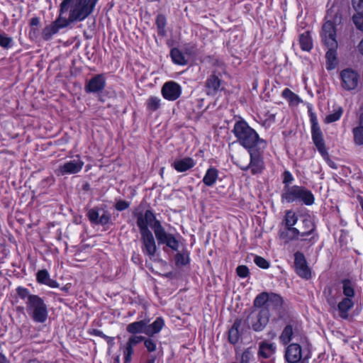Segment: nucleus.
Here are the masks:
<instances>
[{
    "mask_svg": "<svg viewBox=\"0 0 363 363\" xmlns=\"http://www.w3.org/2000/svg\"><path fill=\"white\" fill-rule=\"evenodd\" d=\"M134 217L137 219V225L140 233L141 250L145 255L153 259L157 251L155 238L158 245H165L166 247L173 251H177L179 242L176 237L166 231L161 222L157 219L156 216L151 210H146L145 213L134 212Z\"/></svg>",
    "mask_w": 363,
    "mask_h": 363,
    "instance_id": "f257e3e1",
    "label": "nucleus"
},
{
    "mask_svg": "<svg viewBox=\"0 0 363 363\" xmlns=\"http://www.w3.org/2000/svg\"><path fill=\"white\" fill-rule=\"evenodd\" d=\"M97 0H75L70 4L69 18L62 17L64 12H61L57 18L52 23L45 26L42 32L43 38L45 40H50L53 35L57 34L60 29L66 28L70 23L74 21H82L86 19L94 11Z\"/></svg>",
    "mask_w": 363,
    "mask_h": 363,
    "instance_id": "f03ea898",
    "label": "nucleus"
},
{
    "mask_svg": "<svg viewBox=\"0 0 363 363\" xmlns=\"http://www.w3.org/2000/svg\"><path fill=\"white\" fill-rule=\"evenodd\" d=\"M333 11L328 13L326 18L328 20L323 24L322 28V40L324 44L328 48L326 52L325 58L327 60V69H333L336 65V48L337 42L336 40L335 25L340 24L342 20V16L339 13H335L332 16Z\"/></svg>",
    "mask_w": 363,
    "mask_h": 363,
    "instance_id": "7ed1b4c3",
    "label": "nucleus"
},
{
    "mask_svg": "<svg viewBox=\"0 0 363 363\" xmlns=\"http://www.w3.org/2000/svg\"><path fill=\"white\" fill-rule=\"evenodd\" d=\"M16 292L18 296L25 301L26 311L30 318L35 323H45L48 312L44 300L38 295L30 294L28 289L22 286H18Z\"/></svg>",
    "mask_w": 363,
    "mask_h": 363,
    "instance_id": "20e7f679",
    "label": "nucleus"
},
{
    "mask_svg": "<svg viewBox=\"0 0 363 363\" xmlns=\"http://www.w3.org/2000/svg\"><path fill=\"white\" fill-rule=\"evenodd\" d=\"M237 141L247 150L259 147L266 148L267 141L261 138L257 131L242 118L237 121L232 130Z\"/></svg>",
    "mask_w": 363,
    "mask_h": 363,
    "instance_id": "39448f33",
    "label": "nucleus"
},
{
    "mask_svg": "<svg viewBox=\"0 0 363 363\" xmlns=\"http://www.w3.org/2000/svg\"><path fill=\"white\" fill-rule=\"evenodd\" d=\"M281 199L288 203L299 202L306 206H311L315 201L314 196L310 190L297 185L284 186Z\"/></svg>",
    "mask_w": 363,
    "mask_h": 363,
    "instance_id": "423d86ee",
    "label": "nucleus"
},
{
    "mask_svg": "<svg viewBox=\"0 0 363 363\" xmlns=\"http://www.w3.org/2000/svg\"><path fill=\"white\" fill-rule=\"evenodd\" d=\"M298 229L301 235L300 241L306 242L309 246L313 245L318 241V234L316 233V227L310 217H305Z\"/></svg>",
    "mask_w": 363,
    "mask_h": 363,
    "instance_id": "0eeeda50",
    "label": "nucleus"
},
{
    "mask_svg": "<svg viewBox=\"0 0 363 363\" xmlns=\"http://www.w3.org/2000/svg\"><path fill=\"white\" fill-rule=\"evenodd\" d=\"M269 317L270 313L267 308H262L258 311L252 309L246 321L249 325H251L255 331L260 332L267 326Z\"/></svg>",
    "mask_w": 363,
    "mask_h": 363,
    "instance_id": "6e6552de",
    "label": "nucleus"
},
{
    "mask_svg": "<svg viewBox=\"0 0 363 363\" xmlns=\"http://www.w3.org/2000/svg\"><path fill=\"white\" fill-rule=\"evenodd\" d=\"M265 149L266 148H259V147H257L248 150L250 161V163L247 164V166L242 167V170L247 171L250 169L252 174L260 173L264 167L262 155Z\"/></svg>",
    "mask_w": 363,
    "mask_h": 363,
    "instance_id": "1a4fd4ad",
    "label": "nucleus"
},
{
    "mask_svg": "<svg viewBox=\"0 0 363 363\" xmlns=\"http://www.w3.org/2000/svg\"><path fill=\"white\" fill-rule=\"evenodd\" d=\"M84 162L79 156H77L74 159L59 165L55 170V174L58 176L77 174L82 170Z\"/></svg>",
    "mask_w": 363,
    "mask_h": 363,
    "instance_id": "9d476101",
    "label": "nucleus"
},
{
    "mask_svg": "<svg viewBox=\"0 0 363 363\" xmlns=\"http://www.w3.org/2000/svg\"><path fill=\"white\" fill-rule=\"evenodd\" d=\"M294 267L296 274L306 280L312 277L311 269L308 266L304 255L298 251L294 254Z\"/></svg>",
    "mask_w": 363,
    "mask_h": 363,
    "instance_id": "9b49d317",
    "label": "nucleus"
},
{
    "mask_svg": "<svg viewBox=\"0 0 363 363\" xmlns=\"http://www.w3.org/2000/svg\"><path fill=\"white\" fill-rule=\"evenodd\" d=\"M342 86L346 90H353L358 84L359 76L357 72L351 69H345L340 72Z\"/></svg>",
    "mask_w": 363,
    "mask_h": 363,
    "instance_id": "f8f14e48",
    "label": "nucleus"
},
{
    "mask_svg": "<svg viewBox=\"0 0 363 363\" xmlns=\"http://www.w3.org/2000/svg\"><path fill=\"white\" fill-rule=\"evenodd\" d=\"M106 82L104 75L102 74H96L91 79L86 82L84 91L86 93L97 94L101 92Z\"/></svg>",
    "mask_w": 363,
    "mask_h": 363,
    "instance_id": "ddd939ff",
    "label": "nucleus"
},
{
    "mask_svg": "<svg viewBox=\"0 0 363 363\" xmlns=\"http://www.w3.org/2000/svg\"><path fill=\"white\" fill-rule=\"evenodd\" d=\"M161 92L165 99L175 101L182 94V87L178 83L169 81L163 84Z\"/></svg>",
    "mask_w": 363,
    "mask_h": 363,
    "instance_id": "4468645a",
    "label": "nucleus"
},
{
    "mask_svg": "<svg viewBox=\"0 0 363 363\" xmlns=\"http://www.w3.org/2000/svg\"><path fill=\"white\" fill-rule=\"evenodd\" d=\"M86 216L92 224L104 226L110 223L111 214L108 211H104L100 216L99 209L93 208L88 210Z\"/></svg>",
    "mask_w": 363,
    "mask_h": 363,
    "instance_id": "2eb2a0df",
    "label": "nucleus"
},
{
    "mask_svg": "<svg viewBox=\"0 0 363 363\" xmlns=\"http://www.w3.org/2000/svg\"><path fill=\"white\" fill-rule=\"evenodd\" d=\"M311 135L313 142L320 155L323 157L328 156L323 135L318 123L311 125Z\"/></svg>",
    "mask_w": 363,
    "mask_h": 363,
    "instance_id": "dca6fc26",
    "label": "nucleus"
},
{
    "mask_svg": "<svg viewBox=\"0 0 363 363\" xmlns=\"http://www.w3.org/2000/svg\"><path fill=\"white\" fill-rule=\"evenodd\" d=\"M285 359L289 363H299L301 360V347L296 343L290 344L285 351Z\"/></svg>",
    "mask_w": 363,
    "mask_h": 363,
    "instance_id": "f3484780",
    "label": "nucleus"
},
{
    "mask_svg": "<svg viewBox=\"0 0 363 363\" xmlns=\"http://www.w3.org/2000/svg\"><path fill=\"white\" fill-rule=\"evenodd\" d=\"M221 79L213 74L210 75L206 81V93L208 95L215 96L218 91H221L223 87L221 86Z\"/></svg>",
    "mask_w": 363,
    "mask_h": 363,
    "instance_id": "a211bd4d",
    "label": "nucleus"
},
{
    "mask_svg": "<svg viewBox=\"0 0 363 363\" xmlns=\"http://www.w3.org/2000/svg\"><path fill=\"white\" fill-rule=\"evenodd\" d=\"M283 302L280 295L271 292L267 306L269 312L270 313V310L274 311L279 316H281L283 312Z\"/></svg>",
    "mask_w": 363,
    "mask_h": 363,
    "instance_id": "6ab92c4d",
    "label": "nucleus"
},
{
    "mask_svg": "<svg viewBox=\"0 0 363 363\" xmlns=\"http://www.w3.org/2000/svg\"><path fill=\"white\" fill-rule=\"evenodd\" d=\"M279 236L286 243L301 239L299 238H301L299 229L295 227L285 228L284 230L279 231Z\"/></svg>",
    "mask_w": 363,
    "mask_h": 363,
    "instance_id": "aec40b11",
    "label": "nucleus"
},
{
    "mask_svg": "<svg viewBox=\"0 0 363 363\" xmlns=\"http://www.w3.org/2000/svg\"><path fill=\"white\" fill-rule=\"evenodd\" d=\"M196 164L195 161L191 157H184L179 160H176L172 164V166L179 172H186Z\"/></svg>",
    "mask_w": 363,
    "mask_h": 363,
    "instance_id": "412c9836",
    "label": "nucleus"
},
{
    "mask_svg": "<svg viewBox=\"0 0 363 363\" xmlns=\"http://www.w3.org/2000/svg\"><path fill=\"white\" fill-rule=\"evenodd\" d=\"M150 319H143L140 321L130 323L126 327V330L130 334L145 333L147 329V325L149 323Z\"/></svg>",
    "mask_w": 363,
    "mask_h": 363,
    "instance_id": "4be33fe9",
    "label": "nucleus"
},
{
    "mask_svg": "<svg viewBox=\"0 0 363 363\" xmlns=\"http://www.w3.org/2000/svg\"><path fill=\"white\" fill-rule=\"evenodd\" d=\"M276 352V346L274 343H269L266 341H262L259 344L258 354L264 358L268 359L271 357Z\"/></svg>",
    "mask_w": 363,
    "mask_h": 363,
    "instance_id": "5701e85b",
    "label": "nucleus"
},
{
    "mask_svg": "<svg viewBox=\"0 0 363 363\" xmlns=\"http://www.w3.org/2000/svg\"><path fill=\"white\" fill-rule=\"evenodd\" d=\"M164 325L162 318L158 317L152 324L147 325L145 335L149 337H152L155 334L160 332Z\"/></svg>",
    "mask_w": 363,
    "mask_h": 363,
    "instance_id": "b1692460",
    "label": "nucleus"
},
{
    "mask_svg": "<svg viewBox=\"0 0 363 363\" xmlns=\"http://www.w3.org/2000/svg\"><path fill=\"white\" fill-rule=\"evenodd\" d=\"M354 306V302L349 298H344L337 305L340 316L346 319L348 318V311Z\"/></svg>",
    "mask_w": 363,
    "mask_h": 363,
    "instance_id": "393cba45",
    "label": "nucleus"
},
{
    "mask_svg": "<svg viewBox=\"0 0 363 363\" xmlns=\"http://www.w3.org/2000/svg\"><path fill=\"white\" fill-rule=\"evenodd\" d=\"M242 320L236 319L233 324L231 328L228 331V340L231 344H235L238 342L240 338L239 328L241 325Z\"/></svg>",
    "mask_w": 363,
    "mask_h": 363,
    "instance_id": "a878e982",
    "label": "nucleus"
},
{
    "mask_svg": "<svg viewBox=\"0 0 363 363\" xmlns=\"http://www.w3.org/2000/svg\"><path fill=\"white\" fill-rule=\"evenodd\" d=\"M269 294L270 293L268 292H262L258 294L253 301L252 309H257L258 311L262 308H268L267 306Z\"/></svg>",
    "mask_w": 363,
    "mask_h": 363,
    "instance_id": "bb28decb",
    "label": "nucleus"
},
{
    "mask_svg": "<svg viewBox=\"0 0 363 363\" xmlns=\"http://www.w3.org/2000/svg\"><path fill=\"white\" fill-rule=\"evenodd\" d=\"M218 177V169L215 167H211L207 169L203 178V182L207 186H212L216 182Z\"/></svg>",
    "mask_w": 363,
    "mask_h": 363,
    "instance_id": "cd10ccee",
    "label": "nucleus"
},
{
    "mask_svg": "<svg viewBox=\"0 0 363 363\" xmlns=\"http://www.w3.org/2000/svg\"><path fill=\"white\" fill-rule=\"evenodd\" d=\"M299 44L304 51H310L313 48V42L308 31H306L299 35Z\"/></svg>",
    "mask_w": 363,
    "mask_h": 363,
    "instance_id": "c85d7f7f",
    "label": "nucleus"
},
{
    "mask_svg": "<svg viewBox=\"0 0 363 363\" xmlns=\"http://www.w3.org/2000/svg\"><path fill=\"white\" fill-rule=\"evenodd\" d=\"M170 56L174 64L179 65H186L187 64L184 55L178 48H172L170 51Z\"/></svg>",
    "mask_w": 363,
    "mask_h": 363,
    "instance_id": "c756f323",
    "label": "nucleus"
},
{
    "mask_svg": "<svg viewBox=\"0 0 363 363\" xmlns=\"http://www.w3.org/2000/svg\"><path fill=\"white\" fill-rule=\"evenodd\" d=\"M293 335L294 330L292 325L290 324L286 325L279 336V340L284 345H286L291 342Z\"/></svg>",
    "mask_w": 363,
    "mask_h": 363,
    "instance_id": "7c9ffc66",
    "label": "nucleus"
},
{
    "mask_svg": "<svg viewBox=\"0 0 363 363\" xmlns=\"http://www.w3.org/2000/svg\"><path fill=\"white\" fill-rule=\"evenodd\" d=\"M354 140L358 145H363V113L359 116V125L353 129Z\"/></svg>",
    "mask_w": 363,
    "mask_h": 363,
    "instance_id": "2f4dec72",
    "label": "nucleus"
},
{
    "mask_svg": "<svg viewBox=\"0 0 363 363\" xmlns=\"http://www.w3.org/2000/svg\"><path fill=\"white\" fill-rule=\"evenodd\" d=\"M342 292L345 296V298H352L354 296L355 292L352 283V281L349 279H345L342 280Z\"/></svg>",
    "mask_w": 363,
    "mask_h": 363,
    "instance_id": "473e14b6",
    "label": "nucleus"
},
{
    "mask_svg": "<svg viewBox=\"0 0 363 363\" xmlns=\"http://www.w3.org/2000/svg\"><path fill=\"white\" fill-rule=\"evenodd\" d=\"M156 25L157 28V33L159 35L164 37L166 35L165 27L167 25L166 17L163 14H158L156 18Z\"/></svg>",
    "mask_w": 363,
    "mask_h": 363,
    "instance_id": "72a5a7b5",
    "label": "nucleus"
},
{
    "mask_svg": "<svg viewBox=\"0 0 363 363\" xmlns=\"http://www.w3.org/2000/svg\"><path fill=\"white\" fill-rule=\"evenodd\" d=\"M189 255L187 251H183L182 252H178L175 255V264L177 267H183L189 263Z\"/></svg>",
    "mask_w": 363,
    "mask_h": 363,
    "instance_id": "f704fd0d",
    "label": "nucleus"
},
{
    "mask_svg": "<svg viewBox=\"0 0 363 363\" xmlns=\"http://www.w3.org/2000/svg\"><path fill=\"white\" fill-rule=\"evenodd\" d=\"M343 109L341 106H337L334 108L333 113H329L325 118L326 123H331L338 121L342 116Z\"/></svg>",
    "mask_w": 363,
    "mask_h": 363,
    "instance_id": "c9c22d12",
    "label": "nucleus"
},
{
    "mask_svg": "<svg viewBox=\"0 0 363 363\" xmlns=\"http://www.w3.org/2000/svg\"><path fill=\"white\" fill-rule=\"evenodd\" d=\"M298 221V217L292 211H287L284 216V223L285 228L294 227Z\"/></svg>",
    "mask_w": 363,
    "mask_h": 363,
    "instance_id": "e433bc0d",
    "label": "nucleus"
},
{
    "mask_svg": "<svg viewBox=\"0 0 363 363\" xmlns=\"http://www.w3.org/2000/svg\"><path fill=\"white\" fill-rule=\"evenodd\" d=\"M281 95L284 99L288 100L290 104H298L301 101L299 96L288 88L284 89Z\"/></svg>",
    "mask_w": 363,
    "mask_h": 363,
    "instance_id": "4c0bfd02",
    "label": "nucleus"
},
{
    "mask_svg": "<svg viewBox=\"0 0 363 363\" xmlns=\"http://www.w3.org/2000/svg\"><path fill=\"white\" fill-rule=\"evenodd\" d=\"M13 39L5 33L0 32V46L4 49H9L13 46Z\"/></svg>",
    "mask_w": 363,
    "mask_h": 363,
    "instance_id": "58836bf2",
    "label": "nucleus"
},
{
    "mask_svg": "<svg viewBox=\"0 0 363 363\" xmlns=\"http://www.w3.org/2000/svg\"><path fill=\"white\" fill-rule=\"evenodd\" d=\"M160 99L157 96H150L147 101V107L149 110L155 111L160 107Z\"/></svg>",
    "mask_w": 363,
    "mask_h": 363,
    "instance_id": "ea45409f",
    "label": "nucleus"
},
{
    "mask_svg": "<svg viewBox=\"0 0 363 363\" xmlns=\"http://www.w3.org/2000/svg\"><path fill=\"white\" fill-rule=\"evenodd\" d=\"M323 295L325 296L327 302L330 306H335V301L333 296V288L331 286H328L325 287V289L323 290Z\"/></svg>",
    "mask_w": 363,
    "mask_h": 363,
    "instance_id": "a19ab883",
    "label": "nucleus"
},
{
    "mask_svg": "<svg viewBox=\"0 0 363 363\" xmlns=\"http://www.w3.org/2000/svg\"><path fill=\"white\" fill-rule=\"evenodd\" d=\"M352 21L356 28L363 32V13H354Z\"/></svg>",
    "mask_w": 363,
    "mask_h": 363,
    "instance_id": "79ce46f5",
    "label": "nucleus"
},
{
    "mask_svg": "<svg viewBox=\"0 0 363 363\" xmlns=\"http://www.w3.org/2000/svg\"><path fill=\"white\" fill-rule=\"evenodd\" d=\"M36 278L38 282L45 284L50 278V274L46 269H42L38 272Z\"/></svg>",
    "mask_w": 363,
    "mask_h": 363,
    "instance_id": "37998d69",
    "label": "nucleus"
},
{
    "mask_svg": "<svg viewBox=\"0 0 363 363\" xmlns=\"http://www.w3.org/2000/svg\"><path fill=\"white\" fill-rule=\"evenodd\" d=\"M255 263L262 269H268L269 267V262L262 257L256 255L254 259Z\"/></svg>",
    "mask_w": 363,
    "mask_h": 363,
    "instance_id": "c03bdc74",
    "label": "nucleus"
},
{
    "mask_svg": "<svg viewBox=\"0 0 363 363\" xmlns=\"http://www.w3.org/2000/svg\"><path fill=\"white\" fill-rule=\"evenodd\" d=\"M143 341L144 342L145 347L148 352H152L156 350L157 345L155 340L152 338H145L144 337V340Z\"/></svg>",
    "mask_w": 363,
    "mask_h": 363,
    "instance_id": "a18cd8bd",
    "label": "nucleus"
},
{
    "mask_svg": "<svg viewBox=\"0 0 363 363\" xmlns=\"http://www.w3.org/2000/svg\"><path fill=\"white\" fill-rule=\"evenodd\" d=\"M133 348H134L133 347H132L126 343L124 350H123L124 359H128V361L132 360V356L134 353Z\"/></svg>",
    "mask_w": 363,
    "mask_h": 363,
    "instance_id": "49530a36",
    "label": "nucleus"
},
{
    "mask_svg": "<svg viewBox=\"0 0 363 363\" xmlns=\"http://www.w3.org/2000/svg\"><path fill=\"white\" fill-rule=\"evenodd\" d=\"M143 340L144 336L132 335L128 338L126 343L134 347L135 345L143 342Z\"/></svg>",
    "mask_w": 363,
    "mask_h": 363,
    "instance_id": "de8ad7c7",
    "label": "nucleus"
},
{
    "mask_svg": "<svg viewBox=\"0 0 363 363\" xmlns=\"http://www.w3.org/2000/svg\"><path fill=\"white\" fill-rule=\"evenodd\" d=\"M355 13H363V0H352Z\"/></svg>",
    "mask_w": 363,
    "mask_h": 363,
    "instance_id": "09e8293b",
    "label": "nucleus"
},
{
    "mask_svg": "<svg viewBox=\"0 0 363 363\" xmlns=\"http://www.w3.org/2000/svg\"><path fill=\"white\" fill-rule=\"evenodd\" d=\"M237 274L241 278H245L249 275V269L245 265H240L236 269Z\"/></svg>",
    "mask_w": 363,
    "mask_h": 363,
    "instance_id": "8fccbe9b",
    "label": "nucleus"
},
{
    "mask_svg": "<svg viewBox=\"0 0 363 363\" xmlns=\"http://www.w3.org/2000/svg\"><path fill=\"white\" fill-rule=\"evenodd\" d=\"M130 206L128 201L120 200L116 203L115 208L117 211H122L127 209Z\"/></svg>",
    "mask_w": 363,
    "mask_h": 363,
    "instance_id": "3c124183",
    "label": "nucleus"
},
{
    "mask_svg": "<svg viewBox=\"0 0 363 363\" xmlns=\"http://www.w3.org/2000/svg\"><path fill=\"white\" fill-rule=\"evenodd\" d=\"M294 177L289 171H285L283 174V183L284 186H289V184L292 182Z\"/></svg>",
    "mask_w": 363,
    "mask_h": 363,
    "instance_id": "603ef678",
    "label": "nucleus"
},
{
    "mask_svg": "<svg viewBox=\"0 0 363 363\" xmlns=\"http://www.w3.org/2000/svg\"><path fill=\"white\" fill-rule=\"evenodd\" d=\"M75 0H63L61 3V12H65L68 10L70 4H73ZM99 0L96 1V4Z\"/></svg>",
    "mask_w": 363,
    "mask_h": 363,
    "instance_id": "864d4df0",
    "label": "nucleus"
},
{
    "mask_svg": "<svg viewBox=\"0 0 363 363\" xmlns=\"http://www.w3.org/2000/svg\"><path fill=\"white\" fill-rule=\"evenodd\" d=\"M251 354L248 351H245L241 356L240 363H250Z\"/></svg>",
    "mask_w": 363,
    "mask_h": 363,
    "instance_id": "5fc2aeb1",
    "label": "nucleus"
},
{
    "mask_svg": "<svg viewBox=\"0 0 363 363\" xmlns=\"http://www.w3.org/2000/svg\"><path fill=\"white\" fill-rule=\"evenodd\" d=\"M308 113H309V116H310V121H311V125L313 124L318 123L317 116H316L315 113L312 111L311 109L308 110Z\"/></svg>",
    "mask_w": 363,
    "mask_h": 363,
    "instance_id": "6e6d98bb",
    "label": "nucleus"
},
{
    "mask_svg": "<svg viewBox=\"0 0 363 363\" xmlns=\"http://www.w3.org/2000/svg\"><path fill=\"white\" fill-rule=\"evenodd\" d=\"M90 334L101 337L104 338V340L107 337V335H106L101 330H99L98 329L92 330V331L90 333Z\"/></svg>",
    "mask_w": 363,
    "mask_h": 363,
    "instance_id": "4d7b16f0",
    "label": "nucleus"
},
{
    "mask_svg": "<svg viewBox=\"0 0 363 363\" xmlns=\"http://www.w3.org/2000/svg\"><path fill=\"white\" fill-rule=\"evenodd\" d=\"M45 284L51 288H57L59 286L57 282L55 280L52 279L50 277L47 280Z\"/></svg>",
    "mask_w": 363,
    "mask_h": 363,
    "instance_id": "13d9d810",
    "label": "nucleus"
},
{
    "mask_svg": "<svg viewBox=\"0 0 363 363\" xmlns=\"http://www.w3.org/2000/svg\"><path fill=\"white\" fill-rule=\"evenodd\" d=\"M40 24V18L38 17H33L30 21V26L31 28H35V26H38Z\"/></svg>",
    "mask_w": 363,
    "mask_h": 363,
    "instance_id": "bf43d9fd",
    "label": "nucleus"
},
{
    "mask_svg": "<svg viewBox=\"0 0 363 363\" xmlns=\"http://www.w3.org/2000/svg\"><path fill=\"white\" fill-rule=\"evenodd\" d=\"M38 30L35 28H31L29 31V37L30 38H35L37 36Z\"/></svg>",
    "mask_w": 363,
    "mask_h": 363,
    "instance_id": "052dcab7",
    "label": "nucleus"
},
{
    "mask_svg": "<svg viewBox=\"0 0 363 363\" xmlns=\"http://www.w3.org/2000/svg\"><path fill=\"white\" fill-rule=\"evenodd\" d=\"M105 340H106L108 345L110 347H113V345H114V342H113L114 338L113 337L107 336Z\"/></svg>",
    "mask_w": 363,
    "mask_h": 363,
    "instance_id": "680f3d73",
    "label": "nucleus"
},
{
    "mask_svg": "<svg viewBox=\"0 0 363 363\" xmlns=\"http://www.w3.org/2000/svg\"><path fill=\"white\" fill-rule=\"evenodd\" d=\"M0 363H9L8 359L1 352H0Z\"/></svg>",
    "mask_w": 363,
    "mask_h": 363,
    "instance_id": "e2e57ef3",
    "label": "nucleus"
},
{
    "mask_svg": "<svg viewBox=\"0 0 363 363\" xmlns=\"http://www.w3.org/2000/svg\"><path fill=\"white\" fill-rule=\"evenodd\" d=\"M358 48H359V50L361 52V54L363 55V39L360 41V43L358 45Z\"/></svg>",
    "mask_w": 363,
    "mask_h": 363,
    "instance_id": "0e129e2a",
    "label": "nucleus"
},
{
    "mask_svg": "<svg viewBox=\"0 0 363 363\" xmlns=\"http://www.w3.org/2000/svg\"><path fill=\"white\" fill-rule=\"evenodd\" d=\"M267 335L269 338L273 339L276 337V333L274 331H270L267 333Z\"/></svg>",
    "mask_w": 363,
    "mask_h": 363,
    "instance_id": "69168bd1",
    "label": "nucleus"
},
{
    "mask_svg": "<svg viewBox=\"0 0 363 363\" xmlns=\"http://www.w3.org/2000/svg\"><path fill=\"white\" fill-rule=\"evenodd\" d=\"M147 363H155V357H151V358L147 361Z\"/></svg>",
    "mask_w": 363,
    "mask_h": 363,
    "instance_id": "338daca9",
    "label": "nucleus"
},
{
    "mask_svg": "<svg viewBox=\"0 0 363 363\" xmlns=\"http://www.w3.org/2000/svg\"><path fill=\"white\" fill-rule=\"evenodd\" d=\"M114 363H120V357L117 356L114 359Z\"/></svg>",
    "mask_w": 363,
    "mask_h": 363,
    "instance_id": "774afa93",
    "label": "nucleus"
}]
</instances>
